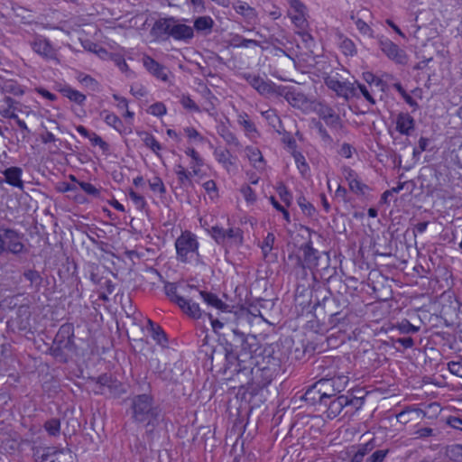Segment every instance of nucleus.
Returning <instances> with one entry per match:
<instances>
[{"instance_id":"f257e3e1","label":"nucleus","mask_w":462,"mask_h":462,"mask_svg":"<svg viewBox=\"0 0 462 462\" xmlns=\"http://www.w3.org/2000/svg\"><path fill=\"white\" fill-rule=\"evenodd\" d=\"M222 345L226 359L225 370L231 374L245 373L254 365L253 354L259 347L256 336L233 328L232 337L225 339Z\"/></svg>"},{"instance_id":"f03ea898","label":"nucleus","mask_w":462,"mask_h":462,"mask_svg":"<svg viewBox=\"0 0 462 462\" xmlns=\"http://www.w3.org/2000/svg\"><path fill=\"white\" fill-rule=\"evenodd\" d=\"M132 419L146 427L154 428L159 421L160 409L153 404V398L147 393L138 394L131 400Z\"/></svg>"},{"instance_id":"7ed1b4c3","label":"nucleus","mask_w":462,"mask_h":462,"mask_svg":"<svg viewBox=\"0 0 462 462\" xmlns=\"http://www.w3.org/2000/svg\"><path fill=\"white\" fill-rule=\"evenodd\" d=\"M73 337L74 329L72 325L63 324L60 326L51 347V355L60 362L66 363L69 355L75 351Z\"/></svg>"},{"instance_id":"20e7f679","label":"nucleus","mask_w":462,"mask_h":462,"mask_svg":"<svg viewBox=\"0 0 462 462\" xmlns=\"http://www.w3.org/2000/svg\"><path fill=\"white\" fill-rule=\"evenodd\" d=\"M155 28L177 41L189 42L194 37L191 26L180 23L173 17L160 19L155 23Z\"/></svg>"},{"instance_id":"39448f33","label":"nucleus","mask_w":462,"mask_h":462,"mask_svg":"<svg viewBox=\"0 0 462 462\" xmlns=\"http://www.w3.org/2000/svg\"><path fill=\"white\" fill-rule=\"evenodd\" d=\"M23 233L0 224V254L4 253L14 255L23 254L26 251L23 243Z\"/></svg>"},{"instance_id":"423d86ee","label":"nucleus","mask_w":462,"mask_h":462,"mask_svg":"<svg viewBox=\"0 0 462 462\" xmlns=\"http://www.w3.org/2000/svg\"><path fill=\"white\" fill-rule=\"evenodd\" d=\"M93 391L96 394L108 395L115 398L121 396L126 392L121 382L106 374L96 379Z\"/></svg>"},{"instance_id":"0eeeda50","label":"nucleus","mask_w":462,"mask_h":462,"mask_svg":"<svg viewBox=\"0 0 462 462\" xmlns=\"http://www.w3.org/2000/svg\"><path fill=\"white\" fill-rule=\"evenodd\" d=\"M35 462H71L72 452L55 447L37 448L33 452Z\"/></svg>"},{"instance_id":"6e6552de","label":"nucleus","mask_w":462,"mask_h":462,"mask_svg":"<svg viewBox=\"0 0 462 462\" xmlns=\"http://www.w3.org/2000/svg\"><path fill=\"white\" fill-rule=\"evenodd\" d=\"M175 247L178 259L187 263L198 253L199 244L190 232H185L176 239Z\"/></svg>"},{"instance_id":"1a4fd4ad","label":"nucleus","mask_w":462,"mask_h":462,"mask_svg":"<svg viewBox=\"0 0 462 462\" xmlns=\"http://www.w3.org/2000/svg\"><path fill=\"white\" fill-rule=\"evenodd\" d=\"M252 374L251 389L254 393L260 389L268 386L273 379L275 370L269 366H254L251 365V369H247Z\"/></svg>"},{"instance_id":"9d476101","label":"nucleus","mask_w":462,"mask_h":462,"mask_svg":"<svg viewBox=\"0 0 462 462\" xmlns=\"http://www.w3.org/2000/svg\"><path fill=\"white\" fill-rule=\"evenodd\" d=\"M240 77L244 79L253 88H254L262 96L276 95L278 87L271 80H265L259 75L251 74L245 72L240 74Z\"/></svg>"},{"instance_id":"9b49d317","label":"nucleus","mask_w":462,"mask_h":462,"mask_svg":"<svg viewBox=\"0 0 462 462\" xmlns=\"http://www.w3.org/2000/svg\"><path fill=\"white\" fill-rule=\"evenodd\" d=\"M319 382L322 383V393L330 400L346 389L348 383V377L344 374H339L331 378L320 379Z\"/></svg>"},{"instance_id":"f8f14e48","label":"nucleus","mask_w":462,"mask_h":462,"mask_svg":"<svg viewBox=\"0 0 462 462\" xmlns=\"http://www.w3.org/2000/svg\"><path fill=\"white\" fill-rule=\"evenodd\" d=\"M381 51L393 61L397 64L404 65L408 61V56L402 49L389 39H381L379 41Z\"/></svg>"},{"instance_id":"ddd939ff","label":"nucleus","mask_w":462,"mask_h":462,"mask_svg":"<svg viewBox=\"0 0 462 462\" xmlns=\"http://www.w3.org/2000/svg\"><path fill=\"white\" fill-rule=\"evenodd\" d=\"M319 293H323V291H319ZM325 294L322 296V300L317 299V302L314 304V309H323L325 313H328L329 316V323L333 326L337 325L339 321V319H337V316L340 314L339 311L335 310V306L337 305L338 300L331 297L330 295L328 296L327 294H330L329 291H324Z\"/></svg>"},{"instance_id":"4468645a","label":"nucleus","mask_w":462,"mask_h":462,"mask_svg":"<svg viewBox=\"0 0 462 462\" xmlns=\"http://www.w3.org/2000/svg\"><path fill=\"white\" fill-rule=\"evenodd\" d=\"M326 86L335 91L338 97L348 99L349 97L356 96V88L349 82H341L335 77H327L325 79Z\"/></svg>"},{"instance_id":"2eb2a0df","label":"nucleus","mask_w":462,"mask_h":462,"mask_svg":"<svg viewBox=\"0 0 462 462\" xmlns=\"http://www.w3.org/2000/svg\"><path fill=\"white\" fill-rule=\"evenodd\" d=\"M303 253L302 259L299 258L298 263L302 268L313 269L318 266L319 251L312 247L311 242H308L300 246Z\"/></svg>"},{"instance_id":"dca6fc26","label":"nucleus","mask_w":462,"mask_h":462,"mask_svg":"<svg viewBox=\"0 0 462 462\" xmlns=\"http://www.w3.org/2000/svg\"><path fill=\"white\" fill-rule=\"evenodd\" d=\"M143 67L152 74L153 77L161 79L164 82L169 81V70L165 66L156 61L150 56H143Z\"/></svg>"},{"instance_id":"f3484780","label":"nucleus","mask_w":462,"mask_h":462,"mask_svg":"<svg viewBox=\"0 0 462 462\" xmlns=\"http://www.w3.org/2000/svg\"><path fill=\"white\" fill-rule=\"evenodd\" d=\"M322 383H319V382H316L313 385L308 388L306 391L303 398L304 400L309 402L310 404L315 405V404H320V405H327V401L328 400L325 394L321 393H323Z\"/></svg>"},{"instance_id":"a211bd4d","label":"nucleus","mask_w":462,"mask_h":462,"mask_svg":"<svg viewBox=\"0 0 462 462\" xmlns=\"http://www.w3.org/2000/svg\"><path fill=\"white\" fill-rule=\"evenodd\" d=\"M318 115L322 120H324L328 126L331 128L341 127L340 116L331 106L320 104L318 109Z\"/></svg>"},{"instance_id":"6ab92c4d","label":"nucleus","mask_w":462,"mask_h":462,"mask_svg":"<svg viewBox=\"0 0 462 462\" xmlns=\"http://www.w3.org/2000/svg\"><path fill=\"white\" fill-rule=\"evenodd\" d=\"M276 95L283 97L293 106H300L307 101L304 94L285 86H279Z\"/></svg>"},{"instance_id":"aec40b11","label":"nucleus","mask_w":462,"mask_h":462,"mask_svg":"<svg viewBox=\"0 0 462 462\" xmlns=\"http://www.w3.org/2000/svg\"><path fill=\"white\" fill-rule=\"evenodd\" d=\"M396 131L403 135H411L415 128V120L408 113H399L396 117Z\"/></svg>"},{"instance_id":"412c9836","label":"nucleus","mask_w":462,"mask_h":462,"mask_svg":"<svg viewBox=\"0 0 462 462\" xmlns=\"http://www.w3.org/2000/svg\"><path fill=\"white\" fill-rule=\"evenodd\" d=\"M346 397L345 395L335 396L334 399L327 401V417L328 419H334L338 416L344 408L346 406Z\"/></svg>"},{"instance_id":"4be33fe9","label":"nucleus","mask_w":462,"mask_h":462,"mask_svg":"<svg viewBox=\"0 0 462 462\" xmlns=\"http://www.w3.org/2000/svg\"><path fill=\"white\" fill-rule=\"evenodd\" d=\"M31 46L37 54L44 58H53L55 55L54 49L51 45L50 42L45 38H36L31 43Z\"/></svg>"},{"instance_id":"5701e85b","label":"nucleus","mask_w":462,"mask_h":462,"mask_svg":"<svg viewBox=\"0 0 462 462\" xmlns=\"http://www.w3.org/2000/svg\"><path fill=\"white\" fill-rule=\"evenodd\" d=\"M5 181L11 186L23 189V181L22 180L23 170L19 167H9L3 171Z\"/></svg>"},{"instance_id":"b1692460","label":"nucleus","mask_w":462,"mask_h":462,"mask_svg":"<svg viewBox=\"0 0 462 462\" xmlns=\"http://www.w3.org/2000/svg\"><path fill=\"white\" fill-rule=\"evenodd\" d=\"M214 25H215L214 20L210 16L205 15V16H199V17L196 18L194 20V25L192 28L198 33L208 35V34L211 33Z\"/></svg>"},{"instance_id":"393cba45","label":"nucleus","mask_w":462,"mask_h":462,"mask_svg":"<svg viewBox=\"0 0 462 462\" xmlns=\"http://www.w3.org/2000/svg\"><path fill=\"white\" fill-rule=\"evenodd\" d=\"M366 13V10L358 12L356 14L352 13L350 15V19L355 23L356 29L359 31L361 34H363L364 36H367L369 38H374L373 29L369 26V24L363 20V17L359 16V14H362V16H364V14Z\"/></svg>"},{"instance_id":"a878e982","label":"nucleus","mask_w":462,"mask_h":462,"mask_svg":"<svg viewBox=\"0 0 462 462\" xmlns=\"http://www.w3.org/2000/svg\"><path fill=\"white\" fill-rule=\"evenodd\" d=\"M199 295L208 306L214 307L221 311H228L229 306L222 301L216 294L200 291Z\"/></svg>"},{"instance_id":"bb28decb","label":"nucleus","mask_w":462,"mask_h":462,"mask_svg":"<svg viewBox=\"0 0 462 462\" xmlns=\"http://www.w3.org/2000/svg\"><path fill=\"white\" fill-rule=\"evenodd\" d=\"M60 92L71 102L80 106L84 105L87 98L83 93L72 88L69 86H64L63 88H60Z\"/></svg>"},{"instance_id":"cd10ccee","label":"nucleus","mask_w":462,"mask_h":462,"mask_svg":"<svg viewBox=\"0 0 462 462\" xmlns=\"http://www.w3.org/2000/svg\"><path fill=\"white\" fill-rule=\"evenodd\" d=\"M234 10L247 20H253L256 17V12L254 8L250 6L247 3L243 1H237L233 4Z\"/></svg>"},{"instance_id":"c85d7f7f","label":"nucleus","mask_w":462,"mask_h":462,"mask_svg":"<svg viewBox=\"0 0 462 462\" xmlns=\"http://www.w3.org/2000/svg\"><path fill=\"white\" fill-rule=\"evenodd\" d=\"M164 292L171 302L176 303L178 306L185 304V298L177 293V284L174 282H167L164 284Z\"/></svg>"},{"instance_id":"c756f323","label":"nucleus","mask_w":462,"mask_h":462,"mask_svg":"<svg viewBox=\"0 0 462 462\" xmlns=\"http://www.w3.org/2000/svg\"><path fill=\"white\" fill-rule=\"evenodd\" d=\"M444 456L452 462H462V444L448 445L444 448Z\"/></svg>"},{"instance_id":"7c9ffc66","label":"nucleus","mask_w":462,"mask_h":462,"mask_svg":"<svg viewBox=\"0 0 462 462\" xmlns=\"http://www.w3.org/2000/svg\"><path fill=\"white\" fill-rule=\"evenodd\" d=\"M238 124L243 127L245 134L250 137L258 135V132L254 124L249 119L248 116L244 113L238 116Z\"/></svg>"},{"instance_id":"2f4dec72","label":"nucleus","mask_w":462,"mask_h":462,"mask_svg":"<svg viewBox=\"0 0 462 462\" xmlns=\"http://www.w3.org/2000/svg\"><path fill=\"white\" fill-rule=\"evenodd\" d=\"M179 307L185 314L190 316L193 319H199L202 315L199 305L189 300L185 299V304H180Z\"/></svg>"},{"instance_id":"473e14b6","label":"nucleus","mask_w":462,"mask_h":462,"mask_svg":"<svg viewBox=\"0 0 462 462\" xmlns=\"http://www.w3.org/2000/svg\"><path fill=\"white\" fill-rule=\"evenodd\" d=\"M216 160L221 163L227 171L234 165L231 161V153L226 149H216L214 152Z\"/></svg>"},{"instance_id":"72a5a7b5","label":"nucleus","mask_w":462,"mask_h":462,"mask_svg":"<svg viewBox=\"0 0 462 462\" xmlns=\"http://www.w3.org/2000/svg\"><path fill=\"white\" fill-rule=\"evenodd\" d=\"M219 135L225 140L227 145L239 148L241 146L238 139L227 127L222 126L218 130Z\"/></svg>"},{"instance_id":"f704fd0d","label":"nucleus","mask_w":462,"mask_h":462,"mask_svg":"<svg viewBox=\"0 0 462 462\" xmlns=\"http://www.w3.org/2000/svg\"><path fill=\"white\" fill-rule=\"evenodd\" d=\"M289 16L291 17L292 23L295 24L296 27H298L300 30H304L308 26V22L305 17V12L300 13H292L291 11H289Z\"/></svg>"},{"instance_id":"c9c22d12","label":"nucleus","mask_w":462,"mask_h":462,"mask_svg":"<svg viewBox=\"0 0 462 462\" xmlns=\"http://www.w3.org/2000/svg\"><path fill=\"white\" fill-rule=\"evenodd\" d=\"M233 45L237 48H250L252 46H259L260 42L256 40L245 39L240 35H236L233 38Z\"/></svg>"},{"instance_id":"e433bc0d","label":"nucleus","mask_w":462,"mask_h":462,"mask_svg":"<svg viewBox=\"0 0 462 462\" xmlns=\"http://www.w3.org/2000/svg\"><path fill=\"white\" fill-rule=\"evenodd\" d=\"M396 328L402 334H414L420 330V327L412 325L408 319L398 322Z\"/></svg>"},{"instance_id":"4c0bfd02","label":"nucleus","mask_w":462,"mask_h":462,"mask_svg":"<svg viewBox=\"0 0 462 462\" xmlns=\"http://www.w3.org/2000/svg\"><path fill=\"white\" fill-rule=\"evenodd\" d=\"M342 52L346 56H354L356 54V47L354 42L348 38H344L340 43Z\"/></svg>"},{"instance_id":"58836bf2","label":"nucleus","mask_w":462,"mask_h":462,"mask_svg":"<svg viewBox=\"0 0 462 462\" xmlns=\"http://www.w3.org/2000/svg\"><path fill=\"white\" fill-rule=\"evenodd\" d=\"M299 207L301 208L302 212L307 216H313L316 212L313 205L309 202L304 196H300L297 199Z\"/></svg>"},{"instance_id":"ea45409f","label":"nucleus","mask_w":462,"mask_h":462,"mask_svg":"<svg viewBox=\"0 0 462 462\" xmlns=\"http://www.w3.org/2000/svg\"><path fill=\"white\" fill-rule=\"evenodd\" d=\"M149 323L152 327V338L154 340L157 341L158 344H164L167 342V337H166V334L164 333V331L161 328V327L159 326H156L155 327V324L149 320Z\"/></svg>"},{"instance_id":"a19ab883","label":"nucleus","mask_w":462,"mask_h":462,"mask_svg":"<svg viewBox=\"0 0 462 462\" xmlns=\"http://www.w3.org/2000/svg\"><path fill=\"white\" fill-rule=\"evenodd\" d=\"M345 397H346V401H347L346 409L350 408L351 412L354 411L359 410L364 403L362 398L353 396L352 394H346V395H345Z\"/></svg>"},{"instance_id":"79ce46f5","label":"nucleus","mask_w":462,"mask_h":462,"mask_svg":"<svg viewBox=\"0 0 462 462\" xmlns=\"http://www.w3.org/2000/svg\"><path fill=\"white\" fill-rule=\"evenodd\" d=\"M44 429L51 436H57L60 433V422L58 419H51L45 422Z\"/></svg>"},{"instance_id":"37998d69","label":"nucleus","mask_w":462,"mask_h":462,"mask_svg":"<svg viewBox=\"0 0 462 462\" xmlns=\"http://www.w3.org/2000/svg\"><path fill=\"white\" fill-rule=\"evenodd\" d=\"M23 276L32 285L39 287L42 284V278L39 272L35 270H27L23 273Z\"/></svg>"},{"instance_id":"c03bdc74","label":"nucleus","mask_w":462,"mask_h":462,"mask_svg":"<svg viewBox=\"0 0 462 462\" xmlns=\"http://www.w3.org/2000/svg\"><path fill=\"white\" fill-rule=\"evenodd\" d=\"M143 141L144 144L155 153H158V151L162 149L160 143L151 134L145 133Z\"/></svg>"},{"instance_id":"a18cd8bd","label":"nucleus","mask_w":462,"mask_h":462,"mask_svg":"<svg viewBox=\"0 0 462 462\" xmlns=\"http://www.w3.org/2000/svg\"><path fill=\"white\" fill-rule=\"evenodd\" d=\"M277 189V192L281 198V199L287 205V206H290L291 205V199H292V195L291 193L288 190V189L286 188V186L282 183V182H280L276 188Z\"/></svg>"},{"instance_id":"49530a36","label":"nucleus","mask_w":462,"mask_h":462,"mask_svg":"<svg viewBox=\"0 0 462 462\" xmlns=\"http://www.w3.org/2000/svg\"><path fill=\"white\" fill-rule=\"evenodd\" d=\"M105 122L115 128L117 131H121V127L123 126L122 120L114 113H107L104 118Z\"/></svg>"},{"instance_id":"de8ad7c7","label":"nucleus","mask_w":462,"mask_h":462,"mask_svg":"<svg viewBox=\"0 0 462 462\" xmlns=\"http://www.w3.org/2000/svg\"><path fill=\"white\" fill-rule=\"evenodd\" d=\"M210 234L218 245L224 244L225 241L226 240V229H224L223 227H219L217 226H212Z\"/></svg>"},{"instance_id":"09e8293b","label":"nucleus","mask_w":462,"mask_h":462,"mask_svg":"<svg viewBox=\"0 0 462 462\" xmlns=\"http://www.w3.org/2000/svg\"><path fill=\"white\" fill-rule=\"evenodd\" d=\"M349 189L352 192L357 195H365V190L368 189V186L362 183L358 179L350 181Z\"/></svg>"},{"instance_id":"8fccbe9b","label":"nucleus","mask_w":462,"mask_h":462,"mask_svg":"<svg viewBox=\"0 0 462 462\" xmlns=\"http://www.w3.org/2000/svg\"><path fill=\"white\" fill-rule=\"evenodd\" d=\"M129 197L134 203L135 207L139 210H143L146 206V201L142 195H139L133 189L129 190Z\"/></svg>"},{"instance_id":"3c124183","label":"nucleus","mask_w":462,"mask_h":462,"mask_svg":"<svg viewBox=\"0 0 462 462\" xmlns=\"http://www.w3.org/2000/svg\"><path fill=\"white\" fill-rule=\"evenodd\" d=\"M226 238L234 240L236 244H241L243 236L240 228L226 229Z\"/></svg>"},{"instance_id":"603ef678","label":"nucleus","mask_w":462,"mask_h":462,"mask_svg":"<svg viewBox=\"0 0 462 462\" xmlns=\"http://www.w3.org/2000/svg\"><path fill=\"white\" fill-rule=\"evenodd\" d=\"M388 453L389 449L375 450L370 457L366 458L365 462H383Z\"/></svg>"},{"instance_id":"864d4df0","label":"nucleus","mask_w":462,"mask_h":462,"mask_svg":"<svg viewBox=\"0 0 462 462\" xmlns=\"http://www.w3.org/2000/svg\"><path fill=\"white\" fill-rule=\"evenodd\" d=\"M182 106L188 110L199 112V107L196 105V103L190 98L189 96L182 95L180 100Z\"/></svg>"},{"instance_id":"5fc2aeb1","label":"nucleus","mask_w":462,"mask_h":462,"mask_svg":"<svg viewBox=\"0 0 462 462\" xmlns=\"http://www.w3.org/2000/svg\"><path fill=\"white\" fill-rule=\"evenodd\" d=\"M91 142L92 145H97L103 152H106L109 149V145L106 143L99 135L96 133H91L90 137L88 138Z\"/></svg>"},{"instance_id":"6e6d98bb","label":"nucleus","mask_w":462,"mask_h":462,"mask_svg":"<svg viewBox=\"0 0 462 462\" xmlns=\"http://www.w3.org/2000/svg\"><path fill=\"white\" fill-rule=\"evenodd\" d=\"M376 447L374 439H370L366 443L359 444L357 447V450L359 453L364 455L365 457L372 452Z\"/></svg>"},{"instance_id":"4d7b16f0","label":"nucleus","mask_w":462,"mask_h":462,"mask_svg":"<svg viewBox=\"0 0 462 462\" xmlns=\"http://www.w3.org/2000/svg\"><path fill=\"white\" fill-rule=\"evenodd\" d=\"M275 241V236L272 233H268L266 237L263 240L262 250L264 255H266L268 253H270L273 247V244Z\"/></svg>"},{"instance_id":"13d9d810","label":"nucleus","mask_w":462,"mask_h":462,"mask_svg":"<svg viewBox=\"0 0 462 462\" xmlns=\"http://www.w3.org/2000/svg\"><path fill=\"white\" fill-rule=\"evenodd\" d=\"M203 188L205 189L206 192L211 197V199H214L218 196L217 184L213 180L206 181L203 184Z\"/></svg>"},{"instance_id":"bf43d9fd","label":"nucleus","mask_w":462,"mask_h":462,"mask_svg":"<svg viewBox=\"0 0 462 462\" xmlns=\"http://www.w3.org/2000/svg\"><path fill=\"white\" fill-rule=\"evenodd\" d=\"M449 372L462 378V359L460 361H450L448 364Z\"/></svg>"},{"instance_id":"052dcab7","label":"nucleus","mask_w":462,"mask_h":462,"mask_svg":"<svg viewBox=\"0 0 462 462\" xmlns=\"http://www.w3.org/2000/svg\"><path fill=\"white\" fill-rule=\"evenodd\" d=\"M4 90L12 93L15 96L23 95V91L22 88L14 82H5L4 85Z\"/></svg>"},{"instance_id":"680f3d73","label":"nucleus","mask_w":462,"mask_h":462,"mask_svg":"<svg viewBox=\"0 0 462 462\" xmlns=\"http://www.w3.org/2000/svg\"><path fill=\"white\" fill-rule=\"evenodd\" d=\"M241 193L245 199L249 203H254L256 200V195L254 189L248 185L241 188Z\"/></svg>"},{"instance_id":"e2e57ef3","label":"nucleus","mask_w":462,"mask_h":462,"mask_svg":"<svg viewBox=\"0 0 462 462\" xmlns=\"http://www.w3.org/2000/svg\"><path fill=\"white\" fill-rule=\"evenodd\" d=\"M79 185L80 186L82 190H84L86 193H88L89 195H92L94 197H98L99 196V193H100L99 189H97L91 183L81 181V182H79Z\"/></svg>"},{"instance_id":"0e129e2a","label":"nucleus","mask_w":462,"mask_h":462,"mask_svg":"<svg viewBox=\"0 0 462 462\" xmlns=\"http://www.w3.org/2000/svg\"><path fill=\"white\" fill-rule=\"evenodd\" d=\"M150 114L157 116H161L166 114V107L162 103H155L149 107Z\"/></svg>"},{"instance_id":"69168bd1","label":"nucleus","mask_w":462,"mask_h":462,"mask_svg":"<svg viewBox=\"0 0 462 462\" xmlns=\"http://www.w3.org/2000/svg\"><path fill=\"white\" fill-rule=\"evenodd\" d=\"M150 188L153 191H158L161 194L166 192L165 186L161 178L155 177L152 181L150 182Z\"/></svg>"},{"instance_id":"338daca9","label":"nucleus","mask_w":462,"mask_h":462,"mask_svg":"<svg viewBox=\"0 0 462 462\" xmlns=\"http://www.w3.org/2000/svg\"><path fill=\"white\" fill-rule=\"evenodd\" d=\"M287 2L290 5L289 11H291L293 14L306 12V6L300 0H287Z\"/></svg>"},{"instance_id":"774afa93","label":"nucleus","mask_w":462,"mask_h":462,"mask_svg":"<svg viewBox=\"0 0 462 462\" xmlns=\"http://www.w3.org/2000/svg\"><path fill=\"white\" fill-rule=\"evenodd\" d=\"M294 159H295V162H296V164H297L299 170L302 173L306 172L309 170V166L305 161L304 156L301 153H300V152L295 153Z\"/></svg>"}]
</instances>
